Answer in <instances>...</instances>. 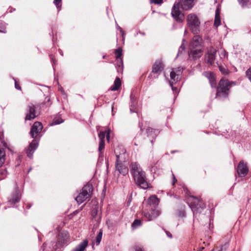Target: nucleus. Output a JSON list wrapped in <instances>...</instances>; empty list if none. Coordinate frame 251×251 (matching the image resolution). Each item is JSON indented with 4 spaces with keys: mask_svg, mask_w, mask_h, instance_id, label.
Here are the masks:
<instances>
[{
    "mask_svg": "<svg viewBox=\"0 0 251 251\" xmlns=\"http://www.w3.org/2000/svg\"><path fill=\"white\" fill-rule=\"evenodd\" d=\"M130 171L135 182L141 188L147 189L149 186L146 180V174L136 162H132L130 165Z\"/></svg>",
    "mask_w": 251,
    "mask_h": 251,
    "instance_id": "obj_1",
    "label": "nucleus"
},
{
    "mask_svg": "<svg viewBox=\"0 0 251 251\" xmlns=\"http://www.w3.org/2000/svg\"><path fill=\"white\" fill-rule=\"evenodd\" d=\"M116 156V169L120 174L125 176L128 174L127 167L123 165L122 162L125 161L127 157L126 150L123 147H118L115 150Z\"/></svg>",
    "mask_w": 251,
    "mask_h": 251,
    "instance_id": "obj_2",
    "label": "nucleus"
},
{
    "mask_svg": "<svg viewBox=\"0 0 251 251\" xmlns=\"http://www.w3.org/2000/svg\"><path fill=\"white\" fill-rule=\"evenodd\" d=\"M187 10H188V0H183L174 4L171 14L176 21L181 22L184 17V11Z\"/></svg>",
    "mask_w": 251,
    "mask_h": 251,
    "instance_id": "obj_3",
    "label": "nucleus"
},
{
    "mask_svg": "<svg viewBox=\"0 0 251 251\" xmlns=\"http://www.w3.org/2000/svg\"><path fill=\"white\" fill-rule=\"evenodd\" d=\"M189 208L193 212L195 222L198 220V217L205 208V205L201 199L189 195Z\"/></svg>",
    "mask_w": 251,
    "mask_h": 251,
    "instance_id": "obj_4",
    "label": "nucleus"
},
{
    "mask_svg": "<svg viewBox=\"0 0 251 251\" xmlns=\"http://www.w3.org/2000/svg\"><path fill=\"white\" fill-rule=\"evenodd\" d=\"M201 41L202 38L200 36L196 35L194 36L191 44L189 45V48L190 47L192 48L191 49V53H189V60H191V57L194 60H197L202 55Z\"/></svg>",
    "mask_w": 251,
    "mask_h": 251,
    "instance_id": "obj_5",
    "label": "nucleus"
},
{
    "mask_svg": "<svg viewBox=\"0 0 251 251\" xmlns=\"http://www.w3.org/2000/svg\"><path fill=\"white\" fill-rule=\"evenodd\" d=\"M235 82H230L227 79H221L219 83L217 89V97L220 98H226L229 93V89L232 85H235Z\"/></svg>",
    "mask_w": 251,
    "mask_h": 251,
    "instance_id": "obj_6",
    "label": "nucleus"
},
{
    "mask_svg": "<svg viewBox=\"0 0 251 251\" xmlns=\"http://www.w3.org/2000/svg\"><path fill=\"white\" fill-rule=\"evenodd\" d=\"M182 73V68L180 67L173 69L170 73V80H169V83L172 87V91L175 94L178 93V89L176 87H174L173 84L176 83V82L180 80Z\"/></svg>",
    "mask_w": 251,
    "mask_h": 251,
    "instance_id": "obj_7",
    "label": "nucleus"
},
{
    "mask_svg": "<svg viewBox=\"0 0 251 251\" xmlns=\"http://www.w3.org/2000/svg\"><path fill=\"white\" fill-rule=\"evenodd\" d=\"M92 192V185L89 184H87L82 188L81 192L75 198V200L78 203L80 204L90 197Z\"/></svg>",
    "mask_w": 251,
    "mask_h": 251,
    "instance_id": "obj_8",
    "label": "nucleus"
},
{
    "mask_svg": "<svg viewBox=\"0 0 251 251\" xmlns=\"http://www.w3.org/2000/svg\"><path fill=\"white\" fill-rule=\"evenodd\" d=\"M200 21L194 14H189V30L194 34H198L200 31Z\"/></svg>",
    "mask_w": 251,
    "mask_h": 251,
    "instance_id": "obj_9",
    "label": "nucleus"
},
{
    "mask_svg": "<svg viewBox=\"0 0 251 251\" xmlns=\"http://www.w3.org/2000/svg\"><path fill=\"white\" fill-rule=\"evenodd\" d=\"M164 68V65L161 60H156L152 66V71L149 76V77L156 78L158 75L160 74Z\"/></svg>",
    "mask_w": 251,
    "mask_h": 251,
    "instance_id": "obj_10",
    "label": "nucleus"
},
{
    "mask_svg": "<svg viewBox=\"0 0 251 251\" xmlns=\"http://www.w3.org/2000/svg\"><path fill=\"white\" fill-rule=\"evenodd\" d=\"M161 212L158 209H152L150 211H143V217L147 221L154 220L160 215Z\"/></svg>",
    "mask_w": 251,
    "mask_h": 251,
    "instance_id": "obj_11",
    "label": "nucleus"
},
{
    "mask_svg": "<svg viewBox=\"0 0 251 251\" xmlns=\"http://www.w3.org/2000/svg\"><path fill=\"white\" fill-rule=\"evenodd\" d=\"M217 54V50L213 48L209 49L206 55V61L208 64L211 66H216L215 62Z\"/></svg>",
    "mask_w": 251,
    "mask_h": 251,
    "instance_id": "obj_12",
    "label": "nucleus"
},
{
    "mask_svg": "<svg viewBox=\"0 0 251 251\" xmlns=\"http://www.w3.org/2000/svg\"><path fill=\"white\" fill-rule=\"evenodd\" d=\"M26 111L25 121L32 120L36 117V106L34 104L32 103L28 104L27 106Z\"/></svg>",
    "mask_w": 251,
    "mask_h": 251,
    "instance_id": "obj_13",
    "label": "nucleus"
},
{
    "mask_svg": "<svg viewBox=\"0 0 251 251\" xmlns=\"http://www.w3.org/2000/svg\"><path fill=\"white\" fill-rule=\"evenodd\" d=\"M43 126L41 123L39 122H35L32 126L30 132L32 138H35L41 131Z\"/></svg>",
    "mask_w": 251,
    "mask_h": 251,
    "instance_id": "obj_14",
    "label": "nucleus"
},
{
    "mask_svg": "<svg viewBox=\"0 0 251 251\" xmlns=\"http://www.w3.org/2000/svg\"><path fill=\"white\" fill-rule=\"evenodd\" d=\"M21 195L18 187H16L14 192L8 198V202L10 204H15L20 201Z\"/></svg>",
    "mask_w": 251,
    "mask_h": 251,
    "instance_id": "obj_15",
    "label": "nucleus"
},
{
    "mask_svg": "<svg viewBox=\"0 0 251 251\" xmlns=\"http://www.w3.org/2000/svg\"><path fill=\"white\" fill-rule=\"evenodd\" d=\"M106 136V139L108 141L109 140L110 135L109 133H106V131H100L99 134V137L100 139L99 146V151L101 153V151L104 148L105 146V137Z\"/></svg>",
    "mask_w": 251,
    "mask_h": 251,
    "instance_id": "obj_16",
    "label": "nucleus"
},
{
    "mask_svg": "<svg viewBox=\"0 0 251 251\" xmlns=\"http://www.w3.org/2000/svg\"><path fill=\"white\" fill-rule=\"evenodd\" d=\"M237 171L239 176L243 177L248 174L249 169L247 165L243 161H241L237 166Z\"/></svg>",
    "mask_w": 251,
    "mask_h": 251,
    "instance_id": "obj_17",
    "label": "nucleus"
},
{
    "mask_svg": "<svg viewBox=\"0 0 251 251\" xmlns=\"http://www.w3.org/2000/svg\"><path fill=\"white\" fill-rule=\"evenodd\" d=\"M146 131L148 137L150 138L151 144H153L154 140L160 132L159 130L149 127L147 128Z\"/></svg>",
    "mask_w": 251,
    "mask_h": 251,
    "instance_id": "obj_18",
    "label": "nucleus"
},
{
    "mask_svg": "<svg viewBox=\"0 0 251 251\" xmlns=\"http://www.w3.org/2000/svg\"><path fill=\"white\" fill-rule=\"evenodd\" d=\"M38 146V143L35 139L33 140L31 143L29 144L28 149L26 152L27 155L29 158L32 157L33 153L37 149Z\"/></svg>",
    "mask_w": 251,
    "mask_h": 251,
    "instance_id": "obj_19",
    "label": "nucleus"
},
{
    "mask_svg": "<svg viewBox=\"0 0 251 251\" xmlns=\"http://www.w3.org/2000/svg\"><path fill=\"white\" fill-rule=\"evenodd\" d=\"M147 204L152 207H155L158 205L159 200L155 195L151 196L147 200Z\"/></svg>",
    "mask_w": 251,
    "mask_h": 251,
    "instance_id": "obj_20",
    "label": "nucleus"
},
{
    "mask_svg": "<svg viewBox=\"0 0 251 251\" xmlns=\"http://www.w3.org/2000/svg\"><path fill=\"white\" fill-rule=\"evenodd\" d=\"M88 243L87 240L83 241L73 251H84L88 246Z\"/></svg>",
    "mask_w": 251,
    "mask_h": 251,
    "instance_id": "obj_21",
    "label": "nucleus"
},
{
    "mask_svg": "<svg viewBox=\"0 0 251 251\" xmlns=\"http://www.w3.org/2000/svg\"><path fill=\"white\" fill-rule=\"evenodd\" d=\"M216 66H218L219 71L221 72L222 74L226 75L228 74V70L225 65H222L218 62H216Z\"/></svg>",
    "mask_w": 251,
    "mask_h": 251,
    "instance_id": "obj_22",
    "label": "nucleus"
},
{
    "mask_svg": "<svg viewBox=\"0 0 251 251\" xmlns=\"http://www.w3.org/2000/svg\"><path fill=\"white\" fill-rule=\"evenodd\" d=\"M121 85V81L119 77H116L114 84L110 87V89L111 91H116L118 90Z\"/></svg>",
    "mask_w": 251,
    "mask_h": 251,
    "instance_id": "obj_23",
    "label": "nucleus"
},
{
    "mask_svg": "<svg viewBox=\"0 0 251 251\" xmlns=\"http://www.w3.org/2000/svg\"><path fill=\"white\" fill-rule=\"evenodd\" d=\"M131 104L130 105V111L131 113L137 112L136 107L135 106L136 100L135 99L131 94L130 95Z\"/></svg>",
    "mask_w": 251,
    "mask_h": 251,
    "instance_id": "obj_24",
    "label": "nucleus"
},
{
    "mask_svg": "<svg viewBox=\"0 0 251 251\" xmlns=\"http://www.w3.org/2000/svg\"><path fill=\"white\" fill-rule=\"evenodd\" d=\"M238 1L243 8L251 7V0H238Z\"/></svg>",
    "mask_w": 251,
    "mask_h": 251,
    "instance_id": "obj_25",
    "label": "nucleus"
},
{
    "mask_svg": "<svg viewBox=\"0 0 251 251\" xmlns=\"http://www.w3.org/2000/svg\"><path fill=\"white\" fill-rule=\"evenodd\" d=\"M5 160V153L3 149L0 148V167L2 166Z\"/></svg>",
    "mask_w": 251,
    "mask_h": 251,
    "instance_id": "obj_26",
    "label": "nucleus"
},
{
    "mask_svg": "<svg viewBox=\"0 0 251 251\" xmlns=\"http://www.w3.org/2000/svg\"><path fill=\"white\" fill-rule=\"evenodd\" d=\"M98 210L94 209L93 210V221L98 224L100 221V217L97 215Z\"/></svg>",
    "mask_w": 251,
    "mask_h": 251,
    "instance_id": "obj_27",
    "label": "nucleus"
},
{
    "mask_svg": "<svg viewBox=\"0 0 251 251\" xmlns=\"http://www.w3.org/2000/svg\"><path fill=\"white\" fill-rule=\"evenodd\" d=\"M221 24L220 13L217 9L215 13V17L214 20V25L216 26H219Z\"/></svg>",
    "mask_w": 251,
    "mask_h": 251,
    "instance_id": "obj_28",
    "label": "nucleus"
},
{
    "mask_svg": "<svg viewBox=\"0 0 251 251\" xmlns=\"http://www.w3.org/2000/svg\"><path fill=\"white\" fill-rule=\"evenodd\" d=\"M115 54L117 60L118 61L119 58H122L121 57L122 55V50L121 48H118L115 51Z\"/></svg>",
    "mask_w": 251,
    "mask_h": 251,
    "instance_id": "obj_29",
    "label": "nucleus"
},
{
    "mask_svg": "<svg viewBox=\"0 0 251 251\" xmlns=\"http://www.w3.org/2000/svg\"><path fill=\"white\" fill-rule=\"evenodd\" d=\"M117 62L116 65L118 67L117 68V71L118 72H119L120 70H122L123 68V62L122 58H119V61H118L117 60Z\"/></svg>",
    "mask_w": 251,
    "mask_h": 251,
    "instance_id": "obj_30",
    "label": "nucleus"
},
{
    "mask_svg": "<svg viewBox=\"0 0 251 251\" xmlns=\"http://www.w3.org/2000/svg\"><path fill=\"white\" fill-rule=\"evenodd\" d=\"M102 231L101 229H100L99 232V233L97 235V237H96L97 245H99L100 243V242L101 240V238H102Z\"/></svg>",
    "mask_w": 251,
    "mask_h": 251,
    "instance_id": "obj_31",
    "label": "nucleus"
},
{
    "mask_svg": "<svg viewBox=\"0 0 251 251\" xmlns=\"http://www.w3.org/2000/svg\"><path fill=\"white\" fill-rule=\"evenodd\" d=\"M142 224V222L140 220H135L132 224V226L135 228L140 226Z\"/></svg>",
    "mask_w": 251,
    "mask_h": 251,
    "instance_id": "obj_32",
    "label": "nucleus"
},
{
    "mask_svg": "<svg viewBox=\"0 0 251 251\" xmlns=\"http://www.w3.org/2000/svg\"><path fill=\"white\" fill-rule=\"evenodd\" d=\"M184 40H183V42L181 46L179 47L178 50V53L177 56L180 55L183 53V52H184L185 48L184 47Z\"/></svg>",
    "mask_w": 251,
    "mask_h": 251,
    "instance_id": "obj_33",
    "label": "nucleus"
},
{
    "mask_svg": "<svg viewBox=\"0 0 251 251\" xmlns=\"http://www.w3.org/2000/svg\"><path fill=\"white\" fill-rule=\"evenodd\" d=\"M204 75L209 80L215 76L214 74L210 72H204Z\"/></svg>",
    "mask_w": 251,
    "mask_h": 251,
    "instance_id": "obj_34",
    "label": "nucleus"
},
{
    "mask_svg": "<svg viewBox=\"0 0 251 251\" xmlns=\"http://www.w3.org/2000/svg\"><path fill=\"white\" fill-rule=\"evenodd\" d=\"M209 81L212 88L216 87L217 83L215 76L212 78V79H210Z\"/></svg>",
    "mask_w": 251,
    "mask_h": 251,
    "instance_id": "obj_35",
    "label": "nucleus"
},
{
    "mask_svg": "<svg viewBox=\"0 0 251 251\" xmlns=\"http://www.w3.org/2000/svg\"><path fill=\"white\" fill-rule=\"evenodd\" d=\"M63 122V121L62 119H54L53 122H52V125H58V124H60L62 123Z\"/></svg>",
    "mask_w": 251,
    "mask_h": 251,
    "instance_id": "obj_36",
    "label": "nucleus"
},
{
    "mask_svg": "<svg viewBox=\"0 0 251 251\" xmlns=\"http://www.w3.org/2000/svg\"><path fill=\"white\" fill-rule=\"evenodd\" d=\"M198 0H189V9L192 8L198 2Z\"/></svg>",
    "mask_w": 251,
    "mask_h": 251,
    "instance_id": "obj_37",
    "label": "nucleus"
},
{
    "mask_svg": "<svg viewBox=\"0 0 251 251\" xmlns=\"http://www.w3.org/2000/svg\"><path fill=\"white\" fill-rule=\"evenodd\" d=\"M246 75L250 81L251 82V67L246 71Z\"/></svg>",
    "mask_w": 251,
    "mask_h": 251,
    "instance_id": "obj_38",
    "label": "nucleus"
},
{
    "mask_svg": "<svg viewBox=\"0 0 251 251\" xmlns=\"http://www.w3.org/2000/svg\"><path fill=\"white\" fill-rule=\"evenodd\" d=\"M0 32H6V27L2 23H0Z\"/></svg>",
    "mask_w": 251,
    "mask_h": 251,
    "instance_id": "obj_39",
    "label": "nucleus"
},
{
    "mask_svg": "<svg viewBox=\"0 0 251 251\" xmlns=\"http://www.w3.org/2000/svg\"><path fill=\"white\" fill-rule=\"evenodd\" d=\"M227 56V52L225 50H223L220 54V57L221 59L226 57Z\"/></svg>",
    "mask_w": 251,
    "mask_h": 251,
    "instance_id": "obj_40",
    "label": "nucleus"
},
{
    "mask_svg": "<svg viewBox=\"0 0 251 251\" xmlns=\"http://www.w3.org/2000/svg\"><path fill=\"white\" fill-rule=\"evenodd\" d=\"M178 216L179 217H183L185 216V212L184 210H180L178 213Z\"/></svg>",
    "mask_w": 251,
    "mask_h": 251,
    "instance_id": "obj_41",
    "label": "nucleus"
},
{
    "mask_svg": "<svg viewBox=\"0 0 251 251\" xmlns=\"http://www.w3.org/2000/svg\"><path fill=\"white\" fill-rule=\"evenodd\" d=\"M163 2V0H151V3H153L155 4H161Z\"/></svg>",
    "mask_w": 251,
    "mask_h": 251,
    "instance_id": "obj_42",
    "label": "nucleus"
},
{
    "mask_svg": "<svg viewBox=\"0 0 251 251\" xmlns=\"http://www.w3.org/2000/svg\"><path fill=\"white\" fill-rule=\"evenodd\" d=\"M61 1V0H54L53 3L56 5L57 8L59 7V4Z\"/></svg>",
    "mask_w": 251,
    "mask_h": 251,
    "instance_id": "obj_43",
    "label": "nucleus"
},
{
    "mask_svg": "<svg viewBox=\"0 0 251 251\" xmlns=\"http://www.w3.org/2000/svg\"><path fill=\"white\" fill-rule=\"evenodd\" d=\"M15 87L16 89H17L18 90H21V88L20 86L18 83V82L17 81H15Z\"/></svg>",
    "mask_w": 251,
    "mask_h": 251,
    "instance_id": "obj_44",
    "label": "nucleus"
},
{
    "mask_svg": "<svg viewBox=\"0 0 251 251\" xmlns=\"http://www.w3.org/2000/svg\"><path fill=\"white\" fill-rule=\"evenodd\" d=\"M172 176H173V182H172V184L173 185H175V184L176 183V182L177 181V179L176 178L175 176V175L173 174H172Z\"/></svg>",
    "mask_w": 251,
    "mask_h": 251,
    "instance_id": "obj_45",
    "label": "nucleus"
},
{
    "mask_svg": "<svg viewBox=\"0 0 251 251\" xmlns=\"http://www.w3.org/2000/svg\"><path fill=\"white\" fill-rule=\"evenodd\" d=\"M135 251H144L142 248H141L140 247L137 246L135 247Z\"/></svg>",
    "mask_w": 251,
    "mask_h": 251,
    "instance_id": "obj_46",
    "label": "nucleus"
},
{
    "mask_svg": "<svg viewBox=\"0 0 251 251\" xmlns=\"http://www.w3.org/2000/svg\"><path fill=\"white\" fill-rule=\"evenodd\" d=\"M118 29L120 30V32H121L122 33V36L124 37V31H123V30L122 29V28L119 26H118L117 27Z\"/></svg>",
    "mask_w": 251,
    "mask_h": 251,
    "instance_id": "obj_47",
    "label": "nucleus"
},
{
    "mask_svg": "<svg viewBox=\"0 0 251 251\" xmlns=\"http://www.w3.org/2000/svg\"><path fill=\"white\" fill-rule=\"evenodd\" d=\"M165 232H166V235H167V236L168 237H169L170 238H172V235L171 233L170 232H169L168 231H165Z\"/></svg>",
    "mask_w": 251,
    "mask_h": 251,
    "instance_id": "obj_48",
    "label": "nucleus"
},
{
    "mask_svg": "<svg viewBox=\"0 0 251 251\" xmlns=\"http://www.w3.org/2000/svg\"><path fill=\"white\" fill-rule=\"evenodd\" d=\"M50 58H51L52 61L53 62V63H54V60L53 57L52 56H51Z\"/></svg>",
    "mask_w": 251,
    "mask_h": 251,
    "instance_id": "obj_49",
    "label": "nucleus"
},
{
    "mask_svg": "<svg viewBox=\"0 0 251 251\" xmlns=\"http://www.w3.org/2000/svg\"><path fill=\"white\" fill-rule=\"evenodd\" d=\"M204 249L203 247H201L199 250L198 251H202V250Z\"/></svg>",
    "mask_w": 251,
    "mask_h": 251,
    "instance_id": "obj_50",
    "label": "nucleus"
},
{
    "mask_svg": "<svg viewBox=\"0 0 251 251\" xmlns=\"http://www.w3.org/2000/svg\"><path fill=\"white\" fill-rule=\"evenodd\" d=\"M106 251H108L107 249L106 250ZM109 251H116L114 250H109Z\"/></svg>",
    "mask_w": 251,
    "mask_h": 251,
    "instance_id": "obj_51",
    "label": "nucleus"
},
{
    "mask_svg": "<svg viewBox=\"0 0 251 251\" xmlns=\"http://www.w3.org/2000/svg\"><path fill=\"white\" fill-rule=\"evenodd\" d=\"M186 21H187V23L188 24V17H187L186 18Z\"/></svg>",
    "mask_w": 251,
    "mask_h": 251,
    "instance_id": "obj_52",
    "label": "nucleus"
},
{
    "mask_svg": "<svg viewBox=\"0 0 251 251\" xmlns=\"http://www.w3.org/2000/svg\"><path fill=\"white\" fill-rule=\"evenodd\" d=\"M59 51H60V53L61 54V55H63V54H62V52L61 50H60Z\"/></svg>",
    "mask_w": 251,
    "mask_h": 251,
    "instance_id": "obj_53",
    "label": "nucleus"
},
{
    "mask_svg": "<svg viewBox=\"0 0 251 251\" xmlns=\"http://www.w3.org/2000/svg\"><path fill=\"white\" fill-rule=\"evenodd\" d=\"M186 32H187V29H185V32H184V34L185 35L186 34Z\"/></svg>",
    "mask_w": 251,
    "mask_h": 251,
    "instance_id": "obj_54",
    "label": "nucleus"
},
{
    "mask_svg": "<svg viewBox=\"0 0 251 251\" xmlns=\"http://www.w3.org/2000/svg\"><path fill=\"white\" fill-rule=\"evenodd\" d=\"M140 127L141 130H143V129H142V127H141V126H140Z\"/></svg>",
    "mask_w": 251,
    "mask_h": 251,
    "instance_id": "obj_55",
    "label": "nucleus"
},
{
    "mask_svg": "<svg viewBox=\"0 0 251 251\" xmlns=\"http://www.w3.org/2000/svg\"><path fill=\"white\" fill-rule=\"evenodd\" d=\"M212 251H214V250H213Z\"/></svg>",
    "mask_w": 251,
    "mask_h": 251,
    "instance_id": "obj_56",
    "label": "nucleus"
}]
</instances>
